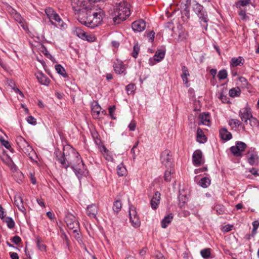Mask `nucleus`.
<instances>
[{"label": "nucleus", "mask_w": 259, "mask_h": 259, "mask_svg": "<svg viewBox=\"0 0 259 259\" xmlns=\"http://www.w3.org/2000/svg\"><path fill=\"white\" fill-rule=\"evenodd\" d=\"M95 7L92 9L91 12H87L84 14L86 16H82L79 20L81 24H84L88 27L94 28L98 26L102 21L103 13L99 10L98 12L94 11Z\"/></svg>", "instance_id": "obj_1"}, {"label": "nucleus", "mask_w": 259, "mask_h": 259, "mask_svg": "<svg viewBox=\"0 0 259 259\" xmlns=\"http://www.w3.org/2000/svg\"><path fill=\"white\" fill-rule=\"evenodd\" d=\"M114 17L113 21L115 24H119L125 20L130 14V10L127 2L125 0H118L115 4L114 10Z\"/></svg>", "instance_id": "obj_2"}, {"label": "nucleus", "mask_w": 259, "mask_h": 259, "mask_svg": "<svg viewBox=\"0 0 259 259\" xmlns=\"http://www.w3.org/2000/svg\"><path fill=\"white\" fill-rule=\"evenodd\" d=\"M16 142L21 150L28 155L31 159H33V156L35 155V151L25 139L22 136H18L16 138Z\"/></svg>", "instance_id": "obj_3"}, {"label": "nucleus", "mask_w": 259, "mask_h": 259, "mask_svg": "<svg viewBox=\"0 0 259 259\" xmlns=\"http://www.w3.org/2000/svg\"><path fill=\"white\" fill-rule=\"evenodd\" d=\"M45 13L52 25L57 27H64L65 24L63 22L59 15L56 13L52 8L49 7L46 8L45 9Z\"/></svg>", "instance_id": "obj_4"}, {"label": "nucleus", "mask_w": 259, "mask_h": 259, "mask_svg": "<svg viewBox=\"0 0 259 259\" xmlns=\"http://www.w3.org/2000/svg\"><path fill=\"white\" fill-rule=\"evenodd\" d=\"M73 153L76 158L77 164L72 162V164L70 166H71L77 178L80 179L81 177L83 172L82 170H81V167H83L84 164L81 158L80 157L79 153L78 152H75Z\"/></svg>", "instance_id": "obj_5"}, {"label": "nucleus", "mask_w": 259, "mask_h": 259, "mask_svg": "<svg viewBox=\"0 0 259 259\" xmlns=\"http://www.w3.org/2000/svg\"><path fill=\"white\" fill-rule=\"evenodd\" d=\"M65 221L69 229L75 230V232L80 231L79 222L72 214L68 213L66 215Z\"/></svg>", "instance_id": "obj_6"}, {"label": "nucleus", "mask_w": 259, "mask_h": 259, "mask_svg": "<svg viewBox=\"0 0 259 259\" xmlns=\"http://www.w3.org/2000/svg\"><path fill=\"white\" fill-rule=\"evenodd\" d=\"M56 159L61 164L63 167L67 169L72 164V161H69L68 158L65 156L64 153H62L59 150L55 152Z\"/></svg>", "instance_id": "obj_7"}, {"label": "nucleus", "mask_w": 259, "mask_h": 259, "mask_svg": "<svg viewBox=\"0 0 259 259\" xmlns=\"http://www.w3.org/2000/svg\"><path fill=\"white\" fill-rule=\"evenodd\" d=\"M129 215L130 222L133 226L135 228H138L141 225V222L137 215L136 208L134 206H131L129 208Z\"/></svg>", "instance_id": "obj_8"}, {"label": "nucleus", "mask_w": 259, "mask_h": 259, "mask_svg": "<svg viewBox=\"0 0 259 259\" xmlns=\"http://www.w3.org/2000/svg\"><path fill=\"white\" fill-rule=\"evenodd\" d=\"M247 145L245 143L238 141L236 142L235 146L230 148V151L235 156H242V152L244 151Z\"/></svg>", "instance_id": "obj_9"}, {"label": "nucleus", "mask_w": 259, "mask_h": 259, "mask_svg": "<svg viewBox=\"0 0 259 259\" xmlns=\"http://www.w3.org/2000/svg\"><path fill=\"white\" fill-rule=\"evenodd\" d=\"M161 163L167 168H170L172 165V161L170 152L166 150L162 152L160 156Z\"/></svg>", "instance_id": "obj_10"}, {"label": "nucleus", "mask_w": 259, "mask_h": 259, "mask_svg": "<svg viewBox=\"0 0 259 259\" xmlns=\"http://www.w3.org/2000/svg\"><path fill=\"white\" fill-rule=\"evenodd\" d=\"M252 116L250 108L248 106L242 108L239 111V116L246 124H247L248 120Z\"/></svg>", "instance_id": "obj_11"}, {"label": "nucleus", "mask_w": 259, "mask_h": 259, "mask_svg": "<svg viewBox=\"0 0 259 259\" xmlns=\"http://www.w3.org/2000/svg\"><path fill=\"white\" fill-rule=\"evenodd\" d=\"M248 163L251 165H257L259 162V158L256 151L254 149L249 150L246 153Z\"/></svg>", "instance_id": "obj_12"}, {"label": "nucleus", "mask_w": 259, "mask_h": 259, "mask_svg": "<svg viewBox=\"0 0 259 259\" xmlns=\"http://www.w3.org/2000/svg\"><path fill=\"white\" fill-rule=\"evenodd\" d=\"M192 161L195 166H199L203 163L202 159V153L200 150L195 151L192 155Z\"/></svg>", "instance_id": "obj_13"}, {"label": "nucleus", "mask_w": 259, "mask_h": 259, "mask_svg": "<svg viewBox=\"0 0 259 259\" xmlns=\"http://www.w3.org/2000/svg\"><path fill=\"white\" fill-rule=\"evenodd\" d=\"M134 31L141 32L146 28V22L142 19L134 21L132 25Z\"/></svg>", "instance_id": "obj_14"}, {"label": "nucleus", "mask_w": 259, "mask_h": 259, "mask_svg": "<svg viewBox=\"0 0 259 259\" xmlns=\"http://www.w3.org/2000/svg\"><path fill=\"white\" fill-rule=\"evenodd\" d=\"M97 212L98 207L95 204L90 205L87 208V214L90 218H96Z\"/></svg>", "instance_id": "obj_15"}, {"label": "nucleus", "mask_w": 259, "mask_h": 259, "mask_svg": "<svg viewBox=\"0 0 259 259\" xmlns=\"http://www.w3.org/2000/svg\"><path fill=\"white\" fill-rule=\"evenodd\" d=\"M14 204L21 211L25 212L26 209L24 206L23 200L19 195H16L14 197Z\"/></svg>", "instance_id": "obj_16"}, {"label": "nucleus", "mask_w": 259, "mask_h": 259, "mask_svg": "<svg viewBox=\"0 0 259 259\" xmlns=\"http://www.w3.org/2000/svg\"><path fill=\"white\" fill-rule=\"evenodd\" d=\"M35 75L38 82L40 84L47 86L49 84L50 81V79L42 72H38Z\"/></svg>", "instance_id": "obj_17"}, {"label": "nucleus", "mask_w": 259, "mask_h": 259, "mask_svg": "<svg viewBox=\"0 0 259 259\" xmlns=\"http://www.w3.org/2000/svg\"><path fill=\"white\" fill-rule=\"evenodd\" d=\"M182 74H181V78L183 80V83L186 85L187 87L189 86L188 83L189 80L188 77L190 76L188 69L185 66H182Z\"/></svg>", "instance_id": "obj_18"}, {"label": "nucleus", "mask_w": 259, "mask_h": 259, "mask_svg": "<svg viewBox=\"0 0 259 259\" xmlns=\"http://www.w3.org/2000/svg\"><path fill=\"white\" fill-rule=\"evenodd\" d=\"M160 200V194L158 191L155 193L154 195L151 200L150 204L152 209H156L158 204H159Z\"/></svg>", "instance_id": "obj_19"}, {"label": "nucleus", "mask_w": 259, "mask_h": 259, "mask_svg": "<svg viewBox=\"0 0 259 259\" xmlns=\"http://www.w3.org/2000/svg\"><path fill=\"white\" fill-rule=\"evenodd\" d=\"M11 15L15 20L18 22L22 27H24V20L21 15L17 13L15 10H12L11 12Z\"/></svg>", "instance_id": "obj_20"}, {"label": "nucleus", "mask_w": 259, "mask_h": 259, "mask_svg": "<svg viewBox=\"0 0 259 259\" xmlns=\"http://www.w3.org/2000/svg\"><path fill=\"white\" fill-rule=\"evenodd\" d=\"M197 15L200 20V23H202L203 22L205 23L203 26L205 27V29H206L208 19L206 11L204 10V11H202L201 13H200V14H198Z\"/></svg>", "instance_id": "obj_21"}, {"label": "nucleus", "mask_w": 259, "mask_h": 259, "mask_svg": "<svg viewBox=\"0 0 259 259\" xmlns=\"http://www.w3.org/2000/svg\"><path fill=\"white\" fill-rule=\"evenodd\" d=\"M113 67L115 72L118 74L123 73L125 70V67L123 64V63L118 60L116 63H114Z\"/></svg>", "instance_id": "obj_22"}, {"label": "nucleus", "mask_w": 259, "mask_h": 259, "mask_svg": "<svg viewBox=\"0 0 259 259\" xmlns=\"http://www.w3.org/2000/svg\"><path fill=\"white\" fill-rule=\"evenodd\" d=\"M196 139L197 141L200 143H204L206 141V136L200 128H198L197 130Z\"/></svg>", "instance_id": "obj_23"}, {"label": "nucleus", "mask_w": 259, "mask_h": 259, "mask_svg": "<svg viewBox=\"0 0 259 259\" xmlns=\"http://www.w3.org/2000/svg\"><path fill=\"white\" fill-rule=\"evenodd\" d=\"M220 135L221 138L225 141H228L232 137V134L225 128H223L220 131Z\"/></svg>", "instance_id": "obj_24"}, {"label": "nucleus", "mask_w": 259, "mask_h": 259, "mask_svg": "<svg viewBox=\"0 0 259 259\" xmlns=\"http://www.w3.org/2000/svg\"><path fill=\"white\" fill-rule=\"evenodd\" d=\"M101 110V107L98 103L96 102L95 104L93 105L92 109V115L94 118H98L99 117Z\"/></svg>", "instance_id": "obj_25"}, {"label": "nucleus", "mask_w": 259, "mask_h": 259, "mask_svg": "<svg viewBox=\"0 0 259 259\" xmlns=\"http://www.w3.org/2000/svg\"><path fill=\"white\" fill-rule=\"evenodd\" d=\"M173 215L172 213H169L166 215L161 221V227L163 228H166L167 225L171 223Z\"/></svg>", "instance_id": "obj_26"}, {"label": "nucleus", "mask_w": 259, "mask_h": 259, "mask_svg": "<svg viewBox=\"0 0 259 259\" xmlns=\"http://www.w3.org/2000/svg\"><path fill=\"white\" fill-rule=\"evenodd\" d=\"M201 122L204 125H209L210 122V117L209 114L203 113L199 116Z\"/></svg>", "instance_id": "obj_27"}, {"label": "nucleus", "mask_w": 259, "mask_h": 259, "mask_svg": "<svg viewBox=\"0 0 259 259\" xmlns=\"http://www.w3.org/2000/svg\"><path fill=\"white\" fill-rule=\"evenodd\" d=\"M244 59L242 57H238V58H232L231 60L230 64L233 67H236L239 65L243 64Z\"/></svg>", "instance_id": "obj_28"}, {"label": "nucleus", "mask_w": 259, "mask_h": 259, "mask_svg": "<svg viewBox=\"0 0 259 259\" xmlns=\"http://www.w3.org/2000/svg\"><path fill=\"white\" fill-rule=\"evenodd\" d=\"M101 151L102 152H103V155L107 160L113 161V158L112 157L111 153L105 146H103L102 147Z\"/></svg>", "instance_id": "obj_29"}, {"label": "nucleus", "mask_w": 259, "mask_h": 259, "mask_svg": "<svg viewBox=\"0 0 259 259\" xmlns=\"http://www.w3.org/2000/svg\"><path fill=\"white\" fill-rule=\"evenodd\" d=\"M165 52L163 50H158L155 53L154 58V60L157 62L162 60L165 56Z\"/></svg>", "instance_id": "obj_30"}, {"label": "nucleus", "mask_w": 259, "mask_h": 259, "mask_svg": "<svg viewBox=\"0 0 259 259\" xmlns=\"http://www.w3.org/2000/svg\"><path fill=\"white\" fill-rule=\"evenodd\" d=\"M198 184L204 188H207L210 184V180L208 178H203L199 181Z\"/></svg>", "instance_id": "obj_31"}, {"label": "nucleus", "mask_w": 259, "mask_h": 259, "mask_svg": "<svg viewBox=\"0 0 259 259\" xmlns=\"http://www.w3.org/2000/svg\"><path fill=\"white\" fill-rule=\"evenodd\" d=\"M79 231H76V232H75V230H73V236L74 238L76 240V241L78 242V243L80 245H82L85 248L84 244L83 243L82 240L81 235L80 233H79Z\"/></svg>", "instance_id": "obj_32"}, {"label": "nucleus", "mask_w": 259, "mask_h": 259, "mask_svg": "<svg viewBox=\"0 0 259 259\" xmlns=\"http://www.w3.org/2000/svg\"><path fill=\"white\" fill-rule=\"evenodd\" d=\"M55 69L58 73L61 75L62 76L66 77L67 76V73L65 69L60 64L55 65Z\"/></svg>", "instance_id": "obj_33"}, {"label": "nucleus", "mask_w": 259, "mask_h": 259, "mask_svg": "<svg viewBox=\"0 0 259 259\" xmlns=\"http://www.w3.org/2000/svg\"><path fill=\"white\" fill-rule=\"evenodd\" d=\"M174 171L172 168V167L170 168H167V170H165L164 174V180L166 182H169L171 180V175L174 174Z\"/></svg>", "instance_id": "obj_34"}, {"label": "nucleus", "mask_w": 259, "mask_h": 259, "mask_svg": "<svg viewBox=\"0 0 259 259\" xmlns=\"http://www.w3.org/2000/svg\"><path fill=\"white\" fill-rule=\"evenodd\" d=\"M241 90L239 88H234L230 90L229 94L230 96L232 97L239 96L240 94Z\"/></svg>", "instance_id": "obj_35"}, {"label": "nucleus", "mask_w": 259, "mask_h": 259, "mask_svg": "<svg viewBox=\"0 0 259 259\" xmlns=\"http://www.w3.org/2000/svg\"><path fill=\"white\" fill-rule=\"evenodd\" d=\"M250 3V0H238L236 2L235 6L237 8H240L241 7H245Z\"/></svg>", "instance_id": "obj_36"}, {"label": "nucleus", "mask_w": 259, "mask_h": 259, "mask_svg": "<svg viewBox=\"0 0 259 259\" xmlns=\"http://www.w3.org/2000/svg\"><path fill=\"white\" fill-rule=\"evenodd\" d=\"M193 9L197 15L205 10L202 5L197 2L193 5Z\"/></svg>", "instance_id": "obj_37"}, {"label": "nucleus", "mask_w": 259, "mask_h": 259, "mask_svg": "<svg viewBox=\"0 0 259 259\" xmlns=\"http://www.w3.org/2000/svg\"><path fill=\"white\" fill-rule=\"evenodd\" d=\"M122 204L120 200H116L113 203V210L115 213H118L121 209Z\"/></svg>", "instance_id": "obj_38"}, {"label": "nucleus", "mask_w": 259, "mask_h": 259, "mask_svg": "<svg viewBox=\"0 0 259 259\" xmlns=\"http://www.w3.org/2000/svg\"><path fill=\"white\" fill-rule=\"evenodd\" d=\"M76 35L82 39L86 38V33L80 28H77L75 31Z\"/></svg>", "instance_id": "obj_39"}, {"label": "nucleus", "mask_w": 259, "mask_h": 259, "mask_svg": "<svg viewBox=\"0 0 259 259\" xmlns=\"http://www.w3.org/2000/svg\"><path fill=\"white\" fill-rule=\"evenodd\" d=\"M241 124V122L237 119H231L229 121V124L233 128L238 127Z\"/></svg>", "instance_id": "obj_40"}, {"label": "nucleus", "mask_w": 259, "mask_h": 259, "mask_svg": "<svg viewBox=\"0 0 259 259\" xmlns=\"http://www.w3.org/2000/svg\"><path fill=\"white\" fill-rule=\"evenodd\" d=\"M248 121H249V124L252 127H258L259 125V122L258 120L252 116Z\"/></svg>", "instance_id": "obj_41"}, {"label": "nucleus", "mask_w": 259, "mask_h": 259, "mask_svg": "<svg viewBox=\"0 0 259 259\" xmlns=\"http://www.w3.org/2000/svg\"><path fill=\"white\" fill-rule=\"evenodd\" d=\"M117 172L119 176H123L126 173V168L122 165H118L117 168Z\"/></svg>", "instance_id": "obj_42"}, {"label": "nucleus", "mask_w": 259, "mask_h": 259, "mask_svg": "<svg viewBox=\"0 0 259 259\" xmlns=\"http://www.w3.org/2000/svg\"><path fill=\"white\" fill-rule=\"evenodd\" d=\"M200 254L203 258L209 257L210 255V249L206 248L201 250Z\"/></svg>", "instance_id": "obj_43"}, {"label": "nucleus", "mask_w": 259, "mask_h": 259, "mask_svg": "<svg viewBox=\"0 0 259 259\" xmlns=\"http://www.w3.org/2000/svg\"><path fill=\"white\" fill-rule=\"evenodd\" d=\"M227 72L226 70L223 69L221 70L219 72L218 74V77L220 80H222L226 78L227 77Z\"/></svg>", "instance_id": "obj_44"}, {"label": "nucleus", "mask_w": 259, "mask_h": 259, "mask_svg": "<svg viewBox=\"0 0 259 259\" xmlns=\"http://www.w3.org/2000/svg\"><path fill=\"white\" fill-rule=\"evenodd\" d=\"M238 14L242 20L247 21L249 20V17L246 15L245 10L241 9L239 12Z\"/></svg>", "instance_id": "obj_45"}, {"label": "nucleus", "mask_w": 259, "mask_h": 259, "mask_svg": "<svg viewBox=\"0 0 259 259\" xmlns=\"http://www.w3.org/2000/svg\"><path fill=\"white\" fill-rule=\"evenodd\" d=\"M140 51V47L138 43H136L133 47V52L132 53V56L136 58L138 55Z\"/></svg>", "instance_id": "obj_46"}, {"label": "nucleus", "mask_w": 259, "mask_h": 259, "mask_svg": "<svg viewBox=\"0 0 259 259\" xmlns=\"http://www.w3.org/2000/svg\"><path fill=\"white\" fill-rule=\"evenodd\" d=\"M6 222L7 223V226L10 229H12L15 227V222L11 218H7L6 219Z\"/></svg>", "instance_id": "obj_47"}, {"label": "nucleus", "mask_w": 259, "mask_h": 259, "mask_svg": "<svg viewBox=\"0 0 259 259\" xmlns=\"http://www.w3.org/2000/svg\"><path fill=\"white\" fill-rule=\"evenodd\" d=\"M135 90L134 84H129L126 87V90L128 95L132 94Z\"/></svg>", "instance_id": "obj_48"}, {"label": "nucleus", "mask_w": 259, "mask_h": 259, "mask_svg": "<svg viewBox=\"0 0 259 259\" xmlns=\"http://www.w3.org/2000/svg\"><path fill=\"white\" fill-rule=\"evenodd\" d=\"M108 110H109V115L110 116L111 118L112 119H115L116 117L114 116V114H113V113L115 110V106L113 105L111 107H110L109 108Z\"/></svg>", "instance_id": "obj_49"}, {"label": "nucleus", "mask_w": 259, "mask_h": 259, "mask_svg": "<svg viewBox=\"0 0 259 259\" xmlns=\"http://www.w3.org/2000/svg\"><path fill=\"white\" fill-rule=\"evenodd\" d=\"M239 81L242 83V87L243 88H247V85H248V82L247 79L243 77H240L239 78Z\"/></svg>", "instance_id": "obj_50"}, {"label": "nucleus", "mask_w": 259, "mask_h": 259, "mask_svg": "<svg viewBox=\"0 0 259 259\" xmlns=\"http://www.w3.org/2000/svg\"><path fill=\"white\" fill-rule=\"evenodd\" d=\"M214 208L219 214L223 213L225 211L224 207L220 205L215 206Z\"/></svg>", "instance_id": "obj_51"}, {"label": "nucleus", "mask_w": 259, "mask_h": 259, "mask_svg": "<svg viewBox=\"0 0 259 259\" xmlns=\"http://www.w3.org/2000/svg\"><path fill=\"white\" fill-rule=\"evenodd\" d=\"M2 144L7 149H9L11 148V145L8 141L4 139H0Z\"/></svg>", "instance_id": "obj_52"}, {"label": "nucleus", "mask_w": 259, "mask_h": 259, "mask_svg": "<svg viewBox=\"0 0 259 259\" xmlns=\"http://www.w3.org/2000/svg\"><path fill=\"white\" fill-rule=\"evenodd\" d=\"M27 122L29 123V124H32V125H35L36 124V119L34 118L33 116H29L27 118Z\"/></svg>", "instance_id": "obj_53"}, {"label": "nucleus", "mask_w": 259, "mask_h": 259, "mask_svg": "<svg viewBox=\"0 0 259 259\" xmlns=\"http://www.w3.org/2000/svg\"><path fill=\"white\" fill-rule=\"evenodd\" d=\"M12 241L18 245L21 242V239L19 236L16 235L12 238Z\"/></svg>", "instance_id": "obj_54"}, {"label": "nucleus", "mask_w": 259, "mask_h": 259, "mask_svg": "<svg viewBox=\"0 0 259 259\" xmlns=\"http://www.w3.org/2000/svg\"><path fill=\"white\" fill-rule=\"evenodd\" d=\"M37 245L38 248L41 251H44L46 249V246L41 243L39 240H38L37 241Z\"/></svg>", "instance_id": "obj_55"}, {"label": "nucleus", "mask_w": 259, "mask_h": 259, "mask_svg": "<svg viewBox=\"0 0 259 259\" xmlns=\"http://www.w3.org/2000/svg\"><path fill=\"white\" fill-rule=\"evenodd\" d=\"M136 126V123L134 121H132L128 125V127L130 130L131 131H134L135 130Z\"/></svg>", "instance_id": "obj_56"}, {"label": "nucleus", "mask_w": 259, "mask_h": 259, "mask_svg": "<svg viewBox=\"0 0 259 259\" xmlns=\"http://www.w3.org/2000/svg\"><path fill=\"white\" fill-rule=\"evenodd\" d=\"M154 35H155V32L153 31H150L148 34V37H149V40L152 42L154 40Z\"/></svg>", "instance_id": "obj_57"}, {"label": "nucleus", "mask_w": 259, "mask_h": 259, "mask_svg": "<svg viewBox=\"0 0 259 259\" xmlns=\"http://www.w3.org/2000/svg\"><path fill=\"white\" fill-rule=\"evenodd\" d=\"M156 259H165L164 255L160 252H157L156 253Z\"/></svg>", "instance_id": "obj_58"}, {"label": "nucleus", "mask_w": 259, "mask_h": 259, "mask_svg": "<svg viewBox=\"0 0 259 259\" xmlns=\"http://www.w3.org/2000/svg\"><path fill=\"white\" fill-rule=\"evenodd\" d=\"M220 99L223 103H227L228 102L227 96L221 94L220 95Z\"/></svg>", "instance_id": "obj_59"}, {"label": "nucleus", "mask_w": 259, "mask_h": 259, "mask_svg": "<svg viewBox=\"0 0 259 259\" xmlns=\"http://www.w3.org/2000/svg\"><path fill=\"white\" fill-rule=\"evenodd\" d=\"M5 216L4 209L3 207L0 205V218L3 219Z\"/></svg>", "instance_id": "obj_60"}, {"label": "nucleus", "mask_w": 259, "mask_h": 259, "mask_svg": "<svg viewBox=\"0 0 259 259\" xmlns=\"http://www.w3.org/2000/svg\"><path fill=\"white\" fill-rule=\"evenodd\" d=\"M10 256L12 259H19V256L16 252H12L10 253Z\"/></svg>", "instance_id": "obj_61"}, {"label": "nucleus", "mask_w": 259, "mask_h": 259, "mask_svg": "<svg viewBox=\"0 0 259 259\" xmlns=\"http://www.w3.org/2000/svg\"><path fill=\"white\" fill-rule=\"evenodd\" d=\"M84 40H88V41H93L95 40V37L87 34L86 38H84Z\"/></svg>", "instance_id": "obj_62"}, {"label": "nucleus", "mask_w": 259, "mask_h": 259, "mask_svg": "<svg viewBox=\"0 0 259 259\" xmlns=\"http://www.w3.org/2000/svg\"><path fill=\"white\" fill-rule=\"evenodd\" d=\"M253 228L258 229L259 226V222L258 221H254L252 222Z\"/></svg>", "instance_id": "obj_63"}, {"label": "nucleus", "mask_w": 259, "mask_h": 259, "mask_svg": "<svg viewBox=\"0 0 259 259\" xmlns=\"http://www.w3.org/2000/svg\"><path fill=\"white\" fill-rule=\"evenodd\" d=\"M217 71L216 69H211L210 70V73L211 74V75L213 77H214L217 74Z\"/></svg>", "instance_id": "obj_64"}]
</instances>
